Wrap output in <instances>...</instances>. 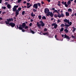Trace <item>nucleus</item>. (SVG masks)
Listing matches in <instances>:
<instances>
[{
    "label": "nucleus",
    "instance_id": "f257e3e1",
    "mask_svg": "<svg viewBox=\"0 0 76 76\" xmlns=\"http://www.w3.org/2000/svg\"><path fill=\"white\" fill-rule=\"evenodd\" d=\"M7 21H5V22L6 24H8L7 26H11L12 28H13L15 26V23L11 22L9 23L10 22H13V19L12 18H9V19H7Z\"/></svg>",
    "mask_w": 76,
    "mask_h": 76
},
{
    "label": "nucleus",
    "instance_id": "f03ea898",
    "mask_svg": "<svg viewBox=\"0 0 76 76\" xmlns=\"http://www.w3.org/2000/svg\"><path fill=\"white\" fill-rule=\"evenodd\" d=\"M20 26L19 27L18 29L20 30H22L23 28H25V27L26 26V23H23L22 24V25H20Z\"/></svg>",
    "mask_w": 76,
    "mask_h": 76
},
{
    "label": "nucleus",
    "instance_id": "7ed1b4c3",
    "mask_svg": "<svg viewBox=\"0 0 76 76\" xmlns=\"http://www.w3.org/2000/svg\"><path fill=\"white\" fill-rule=\"evenodd\" d=\"M46 15L47 16H50L51 18H52V17H53V12H48L47 14Z\"/></svg>",
    "mask_w": 76,
    "mask_h": 76
},
{
    "label": "nucleus",
    "instance_id": "20e7f679",
    "mask_svg": "<svg viewBox=\"0 0 76 76\" xmlns=\"http://www.w3.org/2000/svg\"><path fill=\"white\" fill-rule=\"evenodd\" d=\"M19 7L18 5H15L14 7V8H12V11L13 12H15L16 10V9H17V8Z\"/></svg>",
    "mask_w": 76,
    "mask_h": 76
},
{
    "label": "nucleus",
    "instance_id": "39448f33",
    "mask_svg": "<svg viewBox=\"0 0 76 76\" xmlns=\"http://www.w3.org/2000/svg\"><path fill=\"white\" fill-rule=\"evenodd\" d=\"M61 3L62 4H64L65 5V7H68V5H67V4H66L67 2H64V1H63L61 2Z\"/></svg>",
    "mask_w": 76,
    "mask_h": 76
},
{
    "label": "nucleus",
    "instance_id": "423d86ee",
    "mask_svg": "<svg viewBox=\"0 0 76 76\" xmlns=\"http://www.w3.org/2000/svg\"><path fill=\"white\" fill-rule=\"evenodd\" d=\"M49 11H50V10H49L48 8H46L45 9V13L46 14L48 13Z\"/></svg>",
    "mask_w": 76,
    "mask_h": 76
},
{
    "label": "nucleus",
    "instance_id": "0eeeda50",
    "mask_svg": "<svg viewBox=\"0 0 76 76\" xmlns=\"http://www.w3.org/2000/svg\"><path fill=\"white\" fill-rule=\"evenodd\" d=\"M33 7H34L35 9H38V4L37 3L34 4Z\"/></svg>",
    "mask_w": 76,
    "mask_h": 76
},
{
    "label": "nucleus",
    "instance_id": "6e6552de",
    "mask_svg": "<svg viewBox=\"0 0 76 76\" xmlns=\"http://www.w3.org/2000/svg\"><path fill=\"white\" fill-rule=\"evenodd\" d=\"M64 38H66L67 39H70V38L66 34L64 35Z\"/></svg>",
    "mask_w": 76,
    "mask_h": 76
},
{
    "label": "nucleus",
    "instance_id": "1a4fd4ad",
    "mask_svg": "<svg viewBox=\"0 0 76 76\" xmlns=\"http://www.w3.org/2000/svg\"><path fill=\"white\" fill-rule=\"evenodd\" d=\"M39 23H41L40 24H41V26H42V27H43L45 25V24H44L42 21H40L39 22Z\"/></svg>",
    "mask_w": 76,
    "mask_h": 76
},
{
    "label": "nucleus",
    "instance_id": "9d476101",
    "mask_svg": "<svg viewBox=\"0 0 76 76\" xmlns=\"http://www.w3.org/2000/svg\"><path fill=\"white\" fill-rule=\"evenodd\" d=\"M64 22H66V23H67L68 24H69V20H67V19H64Z\"/></svg>",
    "mask_w": 76,
    "mask_h": 76
},
{
    "label": "nucleus",
    "instance_id": "9b49d317",
    "mask_svg": "<svg viewBox=\"0 0 76 76\" xmlns=\"http://www.w3.org/2000/svg\"><path fill=\"white\" fill-rule=\"evenodd\" d=\"M53 13H58V14H59L60 12H58V11L57 10H55L54 12H53Z\"/></svg>",
    "mask_w": 76,
    "mask_h": 76
},
{
    "label": "nucleus",
    "instance_id": "f8f14e48",
    "mask_svg": "<svg viewBox=\"0 0 76 76\" xmlns=\"http://www.w3.org/2000/svg\"><path fill=\"white\" fill-rule=\"evenodd\" d=\"M37 26H39V27H40V26H41V24H39V23L38 22H37Z\"/></svg>",
    "mask_w": 76,
    "mask_h": 76
},
{
    "label": "nucleus",
    "instance_id": "ddd939ff",
    "mask_svg": "<svg viewBox=\"0 0 76 76\" xmlns=\"http://www.w3.org/2000/svg\"><path fill=\"white\" fill-rule=\"evenodd\" d=\"M65 24L64 25V26H65V28L66 29H68V27H69V26H67V25H68V24H66V23H65Z\"/></svg>",
    "mask_w": 76,
    "mask_h": 76
},
{
    "label": "nucleus",
    "instance_id": "4468645a",
    "mask_svg": "<svg viewBox=\"0 0 76 76\" xmlns=\"http://www.w3.org/2000/svg\"><path fill=\"white\" fill-rule=\"evenodd\" d=\"M7 7L8 8V9H10L11 8V6L10 5V4H8L7 5Z\"/></svg>",
    "mask_w": 76,
    "mask_h": 76
},
{
    "label": "nucleus",
    "instance_id": "2eb2a0df",
    "mask_svg": "<svg viewBox=\"0 0 76 76\" xmlns=\"http://www.w3.org/2000/svg\"><path fill=\"white\" fill-rule=\"evenodd\" d=\"M31 16L32 17H34V16H35V14H34V12H32L31 14Z\"/></svg>",
    "mask_w": 76,
    "mask_h": 76
},
{
    "label": "nucleus",
    "instance_id": "dca6fc26",
    "mask_svg": "<svg viewBox=\"0 0 76 76\" xmlns=\"http://www.w3.org/2000/svg\"><path fill=\"white\" fill-rule=\"evenodd\" d=\"M69 25L68 24V25H66V26H71V25H72V22H70V21H69Z\"/></svg>",
    "mask_w": 76,
    "mask_h": 76
},
{
    "label": "nucleus",
    "instance_id": "f3484780",
    "mask_svg": "<svg viewBox=\"0 0 76 76\" xmlns=\"http://www.w3.org/2000/svg\"><path fill=\"white\" fill-rule=\"evenodd\" d=\"M66 16H69V12H66Z\"/></svg>",
    "mask_w": 76,
    "mask_h": 76
},
{
    "label": "nucleus",
    "instance_id": "a211bd4d",
    "mask_svg": "<svg viewBox=\"0 0 76 76\" xmlns=\"http://www.w3.org/2000/svg\"><path fill=\"white\" fill-rule=\"evenodd\" d=\"M25 28V29H27V31H28V26H25L24 27Z\"/></svg>",
    "mask_w": 76,
    "mask_h": 76
},
{
    "label": "nucleus",
    "instance_id": "6ab92c4d",
    "mask_svg": "<svg viewBox=\"0 0 76 76\" xmlns=\"http://www.w3.org/2000/svg\"><path fill=\"white\" fill-rule=\"evenodd\" d=\"M42 19L45 20V19H46V17L45 16H43L42 17Z\"/></svg>",
    "mask_w": 76,
    "mask_h": 76
},
{
    "label": "nucleus",
    "instance_id": "aec40b11",
    "mask_svg": "<svg viewBox=\"0 0 76 76\" xmlns=\"http://www.w3.org/2000/svg\"><path fill=\"white\" fill-rule=\"evenodd\" d=\"M70 3H71V1H70L69 0L67 2V4L68 5H69L70 4Z\"/></svg>",
    "mask_w": 76,
    "mask_h": 76
},
{
    "label": "nucleus",
    "instance_id": "412c9836",
    "mask_svg": "<svg viewBox=\"0 0 76 76\" xmlns=\"http://www.w3.org/2000/svg\"><path fill=\"white\" fill-rule=\"evenodd\" d=\"M63 30H64V28H63V27H62L60 30V32H61L63 31Z\"/></svg>",
    "mask_w": 76,
    "mask_h": 76
},
{
    "label": "nucleus",
    "instance_id": "4be33fe9",
    "mask_svg": "<svg viewBox=\"0 0 76 76\" xmlns=\"http://www.w3.org/2000/svg\"><path fill=\"white\" fill-rule=\"evenodd\" d=\"M72 28L73 29V30H72V32H75V31H76V28H75L74 26L72 27Z\"/></svg>",
    "mask_w": 76,
    "mask_h": 76
},
{
    "label": "nucleus",
    "instance_id": "5701e85b",
    "mask_svg": "<svg viewBox=\"0 0 76 76\" xmlns=\"http://www.w3.org/2000/svg\"><path fill=\"white\" fill-rule=\"evenodd\" d=\"M58 18H61V15L60 14H58Z\"/></svg>",
    "mask_w": 76,
    "mask_h": 76
},
{
    "label": "nucleus",
    "instance_id": "b1692460",
    "mask_svg": "<svg viewBox=\"0 0 76 76\" xmlns=\"http://www.w3.org/2000/svg\"><path fill=\"white\" fill-rule=\"evenodd\" d=\"M30 32L32 33V34H35V32L33 30H30Z\"/></svg>",
    "mask_w": 76,
    "mask_h": 76
},
{
    "label": "nucleus",
    "instance_id": "393cba45",
    "mask_svg": "<svg viewBox=\"0 0 76 76\" xmlns=\"http://www.w3.org/2000/svg\"><path fill=\"white\" fill-rule=\"evenodd\" d=\"M64 31H65L66 33H67V32H68V30L67 29H65Z\"/></svg>",
    "mask_w": 76,
    "mask_h": 76
},
{
    "label": "nucleus",
    "instance_id": "a878e982",
    "mask_svg": "<svg viewBox=\"0 0 76 76\" xmlns=\"http://www.w3.org/2000/svg\"><path fill=\"white\" fill-rule=\"evenodd\" d=\"M54 17L56 18H57V17H58V15H57V14H55L54 15Z\"/></svg>",
    "mask_w": 76,
    "mask_h": 76
},
{
    "label": "nucleus",
    "instance_id": "bb28decb",
    "mask_svg": "<svg viewBox=\"0 0 76 76\" xmlns=\"http://www.w3.org/2000/svg\"><path fill=\"white\" fill-rule=\"evenodd\" d=\"M61 16L62 18H64V14H63V13H61Z\"/></svg>",
    "mask_w": 76,
    "mask_h": 76
},
{
    "label": "nucleus",
    "instance_id": "cd10ccee",
    "mask_svg": "<svg viewBox=\"0 0 76 76\" xmlns=\"http://www.w3.org/2000/svg\"><path fill=\"white\" fill-rule=\"evenodd\" d=\"M57 24H56L54 26V28H57Z\"/></svg>",
    "mask_w": 76,
    "mask_h": 76
},
{
    "label": "nucleus",
    "instance_id": "c85d7f7f",
    "mask_svg": "<svg viewBox=\"0 0 76 76\" xmlns=\"http://www.w3.org/2000/svg\"><path fill=\"white\" fill-rule=\"evenodd\" d=\"M25 11H23V12H22V15H24V14H25Z\"/></svg>",
    "mask_w": 76,
    "mask_h": 76
},
{
    "label": "nucleus",
    "instance_id": "c756f323",
    "mask_svg": "<svg viewBox=\"0 0 76 76\" xmlns=\"http://www.w3.org/2000/svg\"><path fill=\"white\" fill-rule=\"evenodd\" d=\"M65 25H64V24H62L61 25V27H63Z\"/></svg>",
    "mask_w": 76,
    "mask_h": 76
},
{
    "label": "nucleus",
    "instance_id": "7c9ffc66",
    "mask_svg": "<svg viewBox=\"0 0 76 76\" xmlns=\"http://www.w3.org/2000/svg\"><path fill=\"white\" fill-rule=\"evenodd\" d=\"M43 35H48V32H46L45 33H44L43 34Z\"/></svg>",
    "mask_w": 76,
    "mask_h": 76
},
{
    "label": "nucleus",
    "instance_id": "2f4dec72",
    "mask_svg": "<svg viewBox=\"0 0 76 76\" xmlns=\"http://www.w3.org/2000/svg\"><path fill=\"white\" fill-rule=\"evenodd\" d=\"M39 19H41V15H39L38 17Z\"/></svg>",
    "mask_w": 76,
    "mask_h": 76
},
{
    "label": "nucleus",
    "instance_id": "473e14b6",
    "mask_svg": "<svg viewBox=\"0 0 76 76\" xmlns=\"http://www.w3.org/2000/svg\"><path fill=\"white\" fill-rule=\"evenodd\" d=\"M56 24V23H53L52 24V26H54Z\"/></svg>",
    "mask_w": 76,
    "mask_h": 76
},
{
    "label": "nucleus",
    "instance_id": "72a5a7b5",
    "mask_svg": "<svg viewBox=\"0 0 76 76\" xmlns=\"http://www.w3.org/2000/svg\"><path fill=\"white\" fill-rule=\"evenodd\" d=\"M6 7H2V9H6Z\"/></svg>",
    "mask_w": 76,
    "mask_h": 76
},
{
    "label": "nucleus",
    "instance_id": "f704fd0d",
    "mask_svg": "<svg viewBox=\"0 0 76 76\" xmlns=\"http://www.w3.org/2000/svg\"><path fill=\"white\" fill-rule=\"evenodd\" d=\"M18 11H20V10H21V8L20 7L18 8Z\"/></svg>",
    "mask_w": 76,
    "mask_h": 76
},
{
    "label": "nucleus",
    "instance_id": "c9c22d12",
    "mask_svg": "<svg viewBox=\"0 0 76 76\" xmlns=\"http://www.w3.org/2000/svg\"><path fill=\"white\" fill-rule=\"evenodd\" d=\"M68 10L69 12H72V9L69 8L68 9Z\"/></svg>",
    "mask_w": 76,
    "mask_h": 76
},
{
    "label": "nucleus",
    "instance_id": "e433bc0d",
    "mask_svg": "<svg viewBox=\"0 0 76 76\" xmlns=\"http://www.w3.org/2000/svg\"><path fill=\"white\" fill-rule=\"evenodd\" d=\"M33 11L34 12H37V10H35V9H33Z\"/></svg>",
    "mask_w": 76,
    "mask_h": 76
},
{
    "label": "nucleus",
    "instance_id": "4c0bfd02",
    "mask_svg": "<svg viewBox=\"0 0 76 76\" xmlns=\"http://www.w3.org/2000/svg\"><path fill=\"white\" fill-rule=\"evenodd\" d=\"M57 23H60V20H58L57 21Z\"/></svg>",
    "mask_w": 76,
    "mask_h": 76
},
{
    "label": "nucleus",
    "instance_id": "58836bf2",
    "mask_svg": "<svg viewBox=\"0 0 76 76\" xmlns=\"http://www.w3.org/2000/svg\"><path fill=\"white\" fill-rule=\"evenodd\" d=\"M32 23H31L29 24V26H32Z\"/></svg>",
    "mask_w": 76,
    "mask_h": 76
},
{
    "label": "nucleus",
    "instance_id": "ea45409f",
    "mask_svg": "<svg viewBox=\"0 0 76 76\" xmlns=\"http://www.w3.org/2000/svg\"><path fill=\"white\" fill-rule=\"evenodd\" d=\"M15 12H17V13H19V11L18 10H16L15 11Z\"/></svg>",
    "mask_w": 76,
    "mask_h": 76
},
{
    "label": "nucleus",
    "instance_id": "a19ab883",
    "mask_svg": "<svg viewBox=\"0 0 76 76\" xmlns=\"http://www.w3.org/2000/svg\"><path fill=\"white\" fill-rule=\"evenodd\" d=\"M29 5H30V3H27V6H29Z\"/></svg>",
    "mask_w": 76,
    "mask_h": 76
},
{
    "label": "nucleus",
    "instance_id": "79ce46f5",
    "mask_svg": "<svg viewBox=\"0 0 76 76\" xmlns=\"http://www.w3.org/2000/svg\"><path fill=\"white\" fill-rule=\"evenodd\" d=\"M37 4L39 6H41V4H40V3H37Z\"/></svg>",
    "mask_w": 76,
    "mask_h": 76
},
{
    "label": "nucleus",
    "instance_id": "37998d69",
    "mask_svg": "<svg viewBox=\"0 0 76 76\" xmlns=\"http://www.w3.org/2000/svg\"><path fill=\"white\" fill-rule=\"evenodd\" d=\"M22 1V0H18V3H20Z\"/></svg>",
    "mask_w": 76,
    "mask_h": 76
},
{
    "label": "nucleus",
    "instance_id": "c03bdc74",
    "mask_svg": "<svg viewBox=\"0 0 76 76\" xmlns=\"http://www.w3.org/2000/svg\"><path fill=\"white\" fill-rule=\"evenodd\" d=\"M47 31V29L46 28H45L44 29V31Z\"/></svg>",
    "mask_w": 76,
    "mask_h": 76
},
{
    "label": "nucleus",
    "instance_id": "a18cd8bd",
    "mask_svg": "<svg viewBox=\"0 0 76 76\" xmlns=\"http://www.w3.org/2000/svg\"><path fill=\"white\" fill-rule=\"evenodd\" d=\"M58 5L59 6H61V4H60V3H58Z\"/></svg>",
    "mask_w": 76,
    "mask_h": 76
},
{
    "label": "nucleus",
    "instance_id": "49530a36",
    "mask_svg": "<svg viewBox=\"0 0 76 76\" xmlns=\"http://www.w3.org/2000/svg\"><path fill=\"white\" fill-rule=\"evenodd\" d=\"M55 10V8H53L52 9H51V10Z\"/></svg>",
    "mask_w": 76,
    "mask_h": 76
},
{
    "label": "nucleus",
    "instance_id": "de8ad7c7",
    "mask_svg": "<svg viewBox=\"0 0 76 76\" xmlns=\"http://www.w3.org/2000/svg\"><path fill=\"white\" fill-rule=\"evenodd\" d=\"M46 1H48V2L49 3H50V2L51 1V0H46Z\"/></svg>",
    "mask_w": 76,
    "mask_h": 76
},
{
    "label": "nucleus",
    "instance_id": "09e8293b",
    "mask_svg": "<svg viewBox=\"0 0 76 76\" xmlns=\"http://www.w3.org/2000/svg\"><path fill=\"white\" fill-rule=\"evenodd\" d=\"M30 21H31V22H33L34 21V20H33V19H31L30 20Z\"/></svg>",
    "mask_w": 76,
    "mask_h": 76
},
{
    "label": "nucleus",
    "instance_id": "8fccbe9b",
    "mask_svg": "<svg viewBox=\"0 0 76 76\" xmlns=\"http://www.w3.org/2000/svg\"><path fill=\"white\" fill-rule=\"evenodd\" d=\"M8 4V3L7 2H5L4 4H6V5H7Z\"/></svg>",
    "mask_w": 76,
    "mask_h": 76
},
{
    "label": "nucleus",
    "instance_id": "3c124183",
    "mask_svg": "<svg viewBox=\"0 0 76 76\" xmlns=\"http://www.w3.org/2000/svg\"><path fill=\"white\" fill-rule=\"evenodd\" d=\"M22 32H25V30L23 29H22Z\"/></svg>",
    "mask_w": 76,
    "mask_h": 76
},
{
    "label": "nucleus",
    "instance_id": "603ef678",
    "mask_svg": "<svg viewBox=\"0 0 76 76\" xmlns=\"http://www.w3.org/2000/svg\"><path fill=\"white\" fill-rule=\"evenodd\" d=\"M72 38H75V37L73 35H72Z\"/></svg>",
    "mask_w": 76,
    "mask_h": 76
},
{
    "label": "nucleus",
    "instance_id": "864d4df0",
    "mask_svg": "<svg viewBox=\"0 0 76 76\" xmlns=\"http://www.w3.org/2000/svg\"><path fill=\"white\" fill-rule=\"evenodd\" d=\"M5 13H6V12H2V15H5Z\"/></svg>",
    "mask_w": 76,
    "mask_h": 76
},
{
    "label": "nucleus",
    "instance_id": "5fc2aeb1",
    "mask_svg": "<svg viewBox=\"0 0 76 76\" xmlns=\"http://www.w3.org/2000/svg\"><path fill=\"white\" fill-rule=\"evenodd\" d=\"M23 3L24 4H25L26 3V1H24L23 2Z\"/></svg>",
    "mask_w": 76,
    "mask_h": 76
},
{
    "label": "nucleus",
    "instance_id": "6e6d98bb",
    "mask_svg": "<svg viewBox=\"0 0 76 76\" xmlns=\"http://www.w3.org/2000/svg\"><path fill=\"white\" fill-rule=\"evenodd\" d=\"M2 1H3V0H0V3L1 4V3H2Z\"/></svg>",
    "mask_w": 76,
    "mask_h": 76
},
{
    "label": "nucleus",
    "instance_id": "4d7b16f0",
    "mask_svg": "<svg viewBox=\"0 0 76 76\" xmlns=\"http://www.w3.org/2000/svg\"><path fill=\"white\" fill-rule=\"evenodd\" d=\"M15 14L16 15H19V12H15Z\"/></svg>",
    "mask_w": 76,
    "mask_h": 76
},
{
    "label": "nucleus",
    "instance_id": "13d9d810",
    "mask_svg": "<svg viewBox=\"0 0 76 76\" xmlns=\"http://www.w3.org/2000/svg\"><path fill=\"white\" fill-rule=\"evenodd\" d=\"M27 9H28V8H29L30 7H31L30 6H27Z\"/></svg>",
    "mask_w": 76,
    "mask_h": 76
},
{
    "label": "nucleus",
    "instance_id": "bf43d9fd",
    "mask_svg": "<svg viewBox=\"0 0 76 76\" xmlns=\"http://www.w3.org/2000/svg\"><path fill=\"white\" fill-rule=\"evenodd\" d=\"M41 2L42 3V4H44V2H43V1H42Z\"/></svg>",
    "mask_w": 76,
    "mask_h": 76
},
{
    "label": "nucleus",
    "instance_id": "052dcab7",
    "mask_svg": "<svg viewBox=\"0 0 76 76\" xmlns=\"http://www.w3.org/2000/svg\"><path fill=\"white\" fill-rule=\"evenodd\" d=\"M3 20V18L1 17H0V20Z\"/></svg>",
    "mask_w": 76,
    "mask_h": 76
},
{
    "label": "nucleus",
    "instance_id": "680f3d73",
    "mask_svg": "<svg viewBox=\"0 0 76 76\" xmlns=\"http://www.w3.org/2000/svg\"><path fill=\"white\" fill-rule=\"evenodd\" d=\"M13 19H16V17H14Z\"/></svg>",
    "mask_w": 76,
    "mask_h": 76
},
{
    "label": "nucleus",
    "instance_id": "e2e57ef3",
    "mask_svg": "<svg viewBox=\"0 0 76 76\" xmlns=\"http://www.w3.org/2000/svg\"><path fill=\"white\" fill-rule=\"evenodd\" d=\"M54 20V18H51V20Z\"/></svg>",
    "mask_w": 76,
    "mask_h": 76
},
{
    "label": "nucleus",
    "instance_id": "0e129e2a",
    "mask_svg": "<svg viewBox=\"0 0 76 76\" xmlns=\"http://www.w3.org/2000/svg\"><path fill=\"white\" fill-rule=\"evenodd\" d=\"M17 26L18 29H19V27H18V25H17Z\"/></svg>",
    "mask_w": 76,
    "mask_h": 76
},
{
    "label": "nucleus",
    "instance_id": "69168bd1",
    "mask_svg": "<svg viewBox=\"0 0 76 76\" xmlns=\"http://www.w3.org/2000/svg\"><path fill=\"white\" fill-rule=\"evenodd\" d=\"M57 35H55V38H57Z\"/></svg>",
    "mask_w": 76,
    "mask_h": 76
},
{
    "label": "nucleus",
    "instance_id": "338daca9",
    "mask_svg": "<svg viewBox=\"0 0 76 76\" xmlns=\"http://www.w3.org/2000/svg\"><path fill=\"white\" fill-rule=\"evenodd\" d=\"M74 3H76V0H74Z\"/></svg>",
    "mask_w": 76,
    "mask_h": 76
},
{
    "label": "nucleus",
    "instance_id": "774afa93",
    "mask_svg": "<svg viewBox=\"0 0 76 76\" xmlns=\"http://www.w3.org/2000/svg\"><path fill=\"white\" fill-rule=\"evenodd\" d=\"M74 15H75V16H76V13H75Z\"/></svg>",
    "mask_w": 76,
    "mask_h": 76
}]
</instances>
